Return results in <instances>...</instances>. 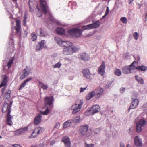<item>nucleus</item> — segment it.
Segmentation results:
<instances>
[{"mask_svg": "<svg viewBox=\"0 0 147 147\" xmlns=\"http://www.w3.org/2000/svg\"><path fill=\"white\" fill-rule=\"evenodd\" d=\"M12 103L13 101L11 100L10 102L9 105L7 103V102H5L3 104L2 110L3 112L5 113L7 112V113L6 117V121L7 124L10 126H12L13 124L11 120L12 117L10 115Z\"/></svg>", "mask_w": 147, "mask_h": 147, "instance_id": "1", "label": "nucleus"}, {"mask_svg": "<svg viewBox=\"0 0 147 147\" xmlns=\"http://www.w3.org/2000/svg\"><path fill=\"white\" fill-rule=\"evenodd\" d=\"M104 90L102 88H98L90 92L86 96L85 98L88 100L95 96L96 98L100 97L103 93Z\"/></svg>", "mask_w": 147, "mask_h": 147, "instance_id": "2", "label": "nucleus"}, {"mask_svg": "<svg viewBox=\"0 0 147 147\" xmlns=\"http://www.w3.org/2000/svg\"><path fill=\"white\" fill-rule=\"evenodd\" d=\"M83 103V101L82 100H77L74 104L71 107V109L73 110L72 114H75L79 111L82 107V106Z\"/></svg>", "mask_w": 147, "mask_h": 147, "instance_id": "3", "label": "nucleus"}, {"mask_svg": "<svg viewBox=\"0 0 147 147\" xmlns=\"http://www.w3.org/2000/svg\"><path fill=\"white\" fill-rule=\"evenodd\" d=\"M135 63L138 64V62L134 61L130 65L126 66L123 67L122 69L123 73L127 74L130 73H133L136 72L135 65H134Z\"/></svg>", "mask_w": 147, "mask_h": 147, "instance_id": "4", "label": "nucleus"}, {"mask_svg": "<svg viewBox=\"0 0 147 147\" xmlns=\"http://www.w3.org/2000/svg\"><path fill=\"white\" fill-rule=\"evenodd\" d=\"M55 40L60 46L64 48L72 46L73 44L69 41H64L58 37H55Z\"/></svg>", "mask_w": 147, "mask_h": 147, "instance_id": "5", "label": "nucleus"}, {"mask_svg": "<svg viewBox=\"0 0 147 147\" xmlns=\"http://www.w3.org/2000/svg\"><path fill=\"white\" fill-rule=\"evenodd\" d=\"M78 48L74 46H70L64 48L63 51V54L65 55H71L78 51Z\"/></svg>", "mask_w": 147, "mask_h": 147, "instance_id": "6", "label": "nucleus"}, {"mask_svg": "<svg viewBox=\"0 0 147 147\" xmlns=\"http://www.w3.org/2000/svg\"><path fill=\"white\" fill-rule=\"evenodd\" d=\"M88 126L87 125H82L78 127V129L80 134L86 137L90 136L91 134L88 131Z\"/></svg>", "mask_w": 147, "mask_h": 147, "instance_id": "7", "label": "nucleus"}, {"mask_svg": "<svg viewBox=\"0 0 147 147\" xmlns=\"http://www.w3.org/2000/svg\"><path fill=\"white\" fill-rule=\"evenodd\" d=\"M40 5L42 12L45 15H46L47 13H49L51 15L49 9V7L46 0H39Z\"/></svg>", "mask_w": 147, "mask_h": 147, "instance_id": "8", "label": "nucleus"}, {"mask_svg": "<svg viewBox=\"0 0 147 147\" xmlns=\"http://www.w3.org/2000/svg\"><path fill=\"white\" fill-rule=\"evenodd\" d=\"M82 30L78 28H74L69 30L68 32V35L73 37H79L82 34Z\"/></svg>", "mask_w": 147, "mask_h": 147, "instance_id": "9", "label": "nucleus"}, {"mask_svg": "<svg viewBox=\"0 0 147 147\" xmlns=\"http://www.w3.org/2000/svg\"><path fill=\"white\" fill-rule=\"evenodd\" d=\"M44 130V128L41 127L35 128L29 138H32L36 137L39 134L42 133Z\"/></svg>", "mask_w": 147, "mask_h": 147, "instance_id": "10", "label": "nucleus"}, {"mask_svg": "<svg viewBox=\"0 0 147 147\" xmlns=\"http://www.w3.org/2000/svg\"><path fill=\"white\" fill-rule=\"evenodd\" d=\"M100 109V107L98 105H94L92 107L91 110L89 109L85 112V115H92L95 113L98 112Z\"/></svg>", "mask_w": 147, "mask_h": 147, "instance_id": "11", "label": "nucleus"}, {"mask_svg": "<svg viewBox=\"0 0 147 147\" xmlns=\"http://www.w3.org/2000/svg\"><path fill=\"white\" fill-rule=\"evenodd\" d=\"M100 25V22L97 21L92 24H89L87 26H82V28L83 30L92 29L98 27Z\"/></svg>", "mask_w": 147, "mask_h": 147, "instance_id": "12", "label": "nucleus"}, {"mask_svg": "<svg viewBox=\"0 0 147 147\" xmlns=\"http://www.w3.org/2000/svg\"><path fill=\"white\" fill-rule=\"evenodd\" d=\"M146 122L144 120L141 119L136 124V130L137 132H140L142 131V128L145 125Z\"/></svg>", "mask_w": 147, "mask_h": 147, "instance_id": "13", "label": "nucleus"}, {"mask_svg": "<svg viewBox=\"0 0 147 147\" xmlns=\"http://www.w3.org/2000/svg\"><path fill=\"white\" fill-rule=\"evenodd\" d=\"M37 34L40 36H47L48 35L47 33L45 30L41 28H38L36 30Z\"/></svg>", "mask_w": 147, "mask_h": 147, "instance_id": "14", "label": "nucleus"}, {"mask_svg": "<svg viewBox=\"0 0 147 147\" xmlns=\"http://www.w3.org/2000/svg\"><path fill=\"white\" fill-rule=\"evenodd\" d=\"M53 98V96L46 97L44 99L45 105H48L49 106L53 107V102L54 100Z\"/></svg>", "mask_w": 147, "mask_h": 147, "instance_id": "15", "label": "nucleus"}, {"mask_svg": "<svg viewBox=\"0 0 147 147\" xmlns=\"http://www.w3.org/2000/svg\"><path fill=\"white\" fill-rule=\"evenodd\" d=\"M62 141L64 143L65 147H71V141L69 137L67 136H64L62 139Z\"/></svg>", "mask_w": 147, "mask_h": 147, "instance_id": "16", "label": "nucleus"}, {"mask_svg": "<svg viewBox=\"0 0 147 147\" xmlns=\"http://www.w3.org/2000/svg\"><path fill=\"white\" fill-rule=\"evenodd\" d=\"M16 26L14 27L16 34L20 35L21 32L20 22L19 20L16 21Z\"/></svg>", "mask_w": 147, "mask_h": 147, "instance_id": "17", "label": "nucleus"}, {"mask_svg": "<svg viewBox=\"0 0 147 147\" xmlns=\"http://www.w3.org/2000/svg\"><path fill=\"white\" fill-rule=\"evenodd\" d=\"M105 63L104 61H102L101 65L98 69V72L101 76H103L105 73Z\"/></svg>", "mask_w": 147, "mask_h": 147, "instance_id": "18", "label": "nucleus"}, {"mask_svg": "<svg viewBox=\"0 0 147 147\" xmlns=\"http://www.w3.org/2000/svg\"><path fill=\"white\" fill-rule=\"evenodd\" d=\"M11 93V91L10 90H6L4 95V99L5 102H8L10 100Z\"/></svg>", "mask_w": 147, "mask_h": 147, "instance_id": "19", "label": "nucleus"}, {"mask_svg": "<svg viewBox=\"0 0 147 147\" xmlns=\"http://www.w3.org/2000/svg\"><path fill=\"white\" fill-rule=\"evenodd\" d=\"M138 104L139 100L137 99H135L133 100L132 101L130 107L128 109L129 112L130 111V109L136 108L138 105Z\"/></svg>", "mask_w": 147, "mask_h": 147, "instance_id": "20", "label": "nucleus"}, {"mask_svg": "<svg viewBox=\"0 0 147 147\" xmlns=\"http://www.w3.org/2000/svg\"><path fill=\"white\" fill-rule=\"evenodd\" d=\"M28 130L27 127H24L20 128V129L15 131L14 134L16 135H19L22 134L23 133Z\"/></svg>", "mask_w": 147, "mask_h": 147, "instance_id": "21", "label": "nucleus"}, {"mask_svg": "<svg viewBox=\"0 0 147 147\" xmlns=\"http://www.w3.org/2000/svg\"><path fill=\"white\" fill-rule=\"evenodd\" d=\"M42 116L40 114H38L35 117L34 123L35 125H37L40 123L41 121Z\"/></svg>", "mask_w": 147, "mask_h": 147, "instance_id": "22", "label": "nucleus"}, {"mask_svg": "<svg viewBox=\"0 0 147 147\" xmlns=\"http://www.w3.org/2000/svg\"><path fill=\"white\" fill-rule=\"evenodd\" d=\"M82 73L84 77L88 79L90 78L91 74L88 69H83Z\"/></svg>", "mask_w": 147, "mask_h": 147, "instance_id": "23", "label": "nucleus"}, {"mask_svg": "<svg viewBox=\"0 0 147 147\" xmlns=\"http://www.w3.org/2000/svg\"><path fill=\"white\" fill-rule=\"evenodd\" d=\"M134 142L136 145L137 146H140L142 144L141 140L137 136L135 138Z\"/></svg>", "mask_w": 147, "mask_h": 147, "instance_id": "24", "label": "nucleus"}, {"mask_svg": "<svg viewBox=\"0 0 147 147\" xmlns=\"http://www.w3.org/2000/svg\"><path fill=\"white\" fill-rule=\"evenodd\" d=\"M3 76L4 77V78L1 84H0V88L3 86L6 87L7 85V77L6 75H4Z\"/></svg>", "mask_w": 147, "mask_h": 147, "instance_id": "25", "label": "nucleus"}, {"mask_svg": "<svg viewBox=\"0 0 147 147\" xmlns=\"http://www.w3.org/2000/svg\"><path fill=\"white\" fill-rule=\"evenodd\" d=\"M32 79V78L31 77H29L26 79L24 82L22 83L20 86V88L19 90H20L24 87L26 85V83L29 81L31 80Z\"/></svg>", "mask_w": 147, "mask_h": 147, "instance_id": "26", "label": "nucleus"}, {"mask_svg": "<svg viewBox=\"0 0 147 147\" xmlns=\"http://www.w3.org/2000/svg\"><path fill=\"white\" fill-rule=\"evenodd\" d=\"M135 70L136 69L139 71H144L147 69V67L144 65H141L138 67H136L135 66Z\"/></svg>", "mask_w": 147, "mask_h": 147, "instance_id": "27", "label": "nucleus"}, {"mask_svg": "<svg viewBox=\"0 0 147 147\" xmlns=\"http://www.w3.org/2000/svg\"><path fill=\"white\" fill-rule=\"evenodd\" d=\"M44 41L43 40H41L40 42H39L38 44L36 46V49L37 50H40L42 49L43 47L44 44Z\"/></svg>", "mask_w": 147, "mask_h": 147, "instance_id": "28", "label": "nucleus"}, {"mask_svg": "<svg viewBox=\"0 0 147 147\" xmlns=\"http://www.w3.org/2000/svg\"><path fill=\"white\" fill-rule=\"evenodd\" d=\"M80 59L83 60L84 61H87L89 59V58L88 55L86 53H82L80 56Z\"/></svg>", "mask_w": 147, "mask_h": 147, "instance_id": "29", "label": "nucleus"}, {"mask_svg": "<svg viewBox=\"0 0 147 147\" xmlns=\"http://www.w3.org/2000/svg\"><path fill=\"white\" fill-rule=\"evenodd\" d=\"M71 121L72 123H78L80 121L81 119L80 116H77L72 119Z\"/></svg>", "mask_w": 147, "mask_h": 147, "instance_id": "30", "label": "nucleus"}, {"mask_svg": "<svg viewBox=\"0 0 147 147\" xmlns=\"http://www.w3.org/2000/svg\"><path fill=\"white\" fill-rule=\"evenodd\" d=\"M56 31L57 34L61 35H63L65 32V30L64 29L62 28H58Z\"/></svg>", "mask_w": 147, "mask_h": 147, "instance_id": "31", "label": "nucleus"}, {"mask_svg": "<svg viewBox=\"0 0 147 147\" xmlns=\"http://www.w3.org/2000/svg\"><path fill=\"white\" fill-rule=\"evenodd\" d=\"M72 122L71 120H68L65 122L63 124V128L65 129L70 126L71 123Z\"/></svg>", "mask_w": 147, "mask_h": 147, "instance_id": "32", "label": "nucleus"}, {"mask_svg": "<svg viewBox=\"0 0 147 147\" xmlns=\"http://www.w3.org/2000/svg\"><path fill=\"white\" fill-rule=\"evenodd\" d=\"M135 78L139 83L141 84H144V81L142 78L139 77L138 76L136 75L135 76Z\"/></svg>", "mask_w": 147, "mask_h": 147, "instance_id": "33", "label": "nucleus"}, {"mask_svg": "<svg viewBox=\"0 0 147 147\" xmlns=\"http://www.w3.org/2000/svg\"><path fill=\"white\" fill-rule=\"evenodd\" d=\"M39 84L40 85V87L43 90H47L48 88V86L40 82H39Z\"/></svg>", "mask_w": 147, "mask_h": 147, "instance_id": "34", "label": "nucleus"}, {"mask_svg": "<svg viewBox=\"0 0 147 147\" xmlns=\"http://www.w3.org/2000/svg\"><path fill=\"white\" fill-rule=\"evenodd\" d=\"M114 74L118 76H120L121 74V70L117 68L115 69L114 71Z\"/></svg>", "mask_w": 147, "mask_h": 147, "instance_id": "35", "label": "nucleus"}, {"mask_svg": "<svg viewBox=\"0 0 147 147\" xmlns=\"http://www.w3.org/2000/svg\"><path fill=\"white\" fill-rule=\"evenodd\" d=\"M49 112V109L48 107H47L45 110L44 111H40V113L41 114L45 115H47Z\"/></svg>", "mask_w": 147, "mask_h": 147, "instance_id": "36", "label": "nucleus"}, {"mask_svg": "<svg viewBox=\"0 0 147 147\" xmlns=\"http://www.w3.org/2000/svg\"><path fill=\"white\" fill-rule=\"evenodd\" d=\"M14 60V58H13L9 60V61L7 64V65L9 69L11 67L12 65L13 64V62Z\"/></svg>", "mask_w": 147, "mask_h": 147, "instance_id": "37", "label": "nucleus"}, {"mask_svg": "<svg viewBox=\"0 0 147 147\" xmlns=\"http://www.w3.org/2000/svg\"><path fill=\"white\" fill-rule=\"evenodd\" d=\"M31 39L33 41H35L37 39V36L34 33H33L31 34Z\"/></svg>", "mask_w": 147, "mask_h": 147, "instance_id": "38", "label": "nucleus"}, {"mask_svg": "<svg viewBox=\"0 0 147 147\" xmlns=\"http://www.w3.org/2000/svg\"><path fill=\"white\" fill-rule=\"evenodd\" d=\"M134 38L136 40H137L139 37V34L137 32H134L133 35Z\"/></svg>", "mask_w": 147, "mask_h": 147, "instance_id": "39", "label": "nucleus"}, {"mask_svg": "<svg viewBox=\"0 0 147 147\" xmlns=\"http://www.w3.org/2000/svg\"><path fill=\"white\" fill-rule=\"evenodd\" d=\"M123 23L127 24V18L125 17H122L120 19Z\"/></svg>", "mask_w": 147, "mask_h": 147, "instance_id": "40", "label": "nucleus"}, {"mask_svg": "<svg viewBox=\"0 0 147 147\" xmlns=\"http://www.w3.org/2000/svg\"><path fill=\"white\" fill-rule=\"evenodd\" d=\"M61 64L60 63V62H59L58 63L55 64L53 66V68H59L61 66Z\"/></svg>", "mask_w": 147, "mask_h": 147, "instance_id": "41", "label": "nucleus"}, {"mask_svg": "<svg viewBox=\"0 0 147 147\" xmlns=\"http://www.w3.org/2000/svg\"><path fill=\"white\" fill-rule=\"evenodd\" d=\"M26 76L28 75L29 72L26 70V69H25L23 71V73Z\"/></svg>", "mask_w": 147, "mask_h": 147, "instance_id": "42", "label": "nucleus"}, {"mask_svg": "<svg viewBox=\"0 0 147 147\" xmlns=\"http://www.w3.org/2000/svg\"><path fill=\"white\" fill-rule=\"evenodd\" d=\"M94 131L96 134H99L100 132V129L99 128H96L94 130Z\"/></svg>", "mask_w": 147, "mask_h": 147, "instance_id": "43", "label": "nucleus"}, {"mask_svg": "<svg viewBox=\"0 0 147 147\" xmlns=\"http://www.w3.org/2000/svg\"><path fill=\"white\" fill-rule=\"evenodd\" d=\"M142 109L144 111L147 110V102L143 105L142 107Z\"/></svg>", "mask_w": 147, "mask_h": 147, "instance_id": "44", "label": "nucleus"}, {"mask_svg": "<svg viewBox=\"0 0 147 147\" xmlns=\"http://www.w3.org/2000/svg\"><path fill=\"white\" fill-rule=\"evenodd\" d=\"M47 144H44L43 143H41L37 146V147H47Z\"/></svg>", "mask_w": 147, "mask_h": 147, "instance_id": "45", "label": "nucleus"}, {"mask_svg": "<svg viewBox=\"0 0 147 147\" xmlns=\"http://www.w3.org/2000/svg\"><path fill=\"white\" fill-rule=\"evenodd\" d=\"M85 146V147H94V145L92 144H89L86 143Z\"/></svg>", "mask_w": 147, "mask_h": 147, "instance_id": "46", "label": "nucleus"}, {"mask_svg": "<svg viewBox=\"0 0 147 147\" xmlns=\"http://www.w3.org/2000/svg\"><path fill=\"white\" fill-rule=\"evenodd\" d=\"M120 147H125L124 144L123 143L121 142L120 143ZM126 147H130V146L129 144H127V145Z\"/></svg>", "mask_w": 147, "mask_h": 147, "instance_id": "47", "label": "nucleus"}, {"mask_svg": "<svg viewBox=\"0 0 147 147\" xmlns=\"http://www.w3.org/2000/svg\"><path fill=\"white\" fill-rule=\"evenodd\" d=\"M120 91L121 93H123L125 91V88L123 87L121 88L120 89Z\"/></svg>", "mask_w": 147, "mask_h": 147, "instance_id": "48", "label": "nucleus"}, {"mask_svg": "<svg viewBox=\"0 0 147 147\" xmlns=\"http://www.w3.org/2000/svg\"><path fill=\"white\" fill-rule=\"evenodd\" d=\"M87 86L85 88H80V92L82 93L86 89Z\"/></svg>", "mask_w": 147, "mask_h": 147, "instance_id": "49", "label": "nucleus"}, {"mask_svg": "<svg viewBox=\"0 0 147 147\" xmlns=\"http://www.w3.org/2000/svg\"><path fill=\"white\" fill-rule=\"evenodd\" d=\"M26 18H25L24 20L23 21V25L24 26H26Z\"/></svg>", "mask_w": 147, "mask_h": 147, "instance_id": "50", "label": "nucleus"}, {"mask_svg": "<svg viewBox=\"0 0 147 147\" xmlns=\"http://www.w3.org/2000/svg\"><path fill=\"white\" fill-rule=\"evenodd\" d=\"M109 7H107V9L105 13V16H106L109 13Z\"/></svg>", "mask_w": 147, "mask_h": 147, "instance_id": "51", "label": "nucleus"}, {"mask_svg": "<svg viewBox=\"0 0 147 147\" xmlns=\"http://www.w3.org/2000/svg\"><path fill=\"white\" fill-rule=\"evenodd\" d=\"M26 77V76L23 74L21 75L20 78L21 80H22L24 79Z\"/></svg>", "mask_w": 147, "mask_h": 147, "instance_id": "52", "label": "nucleus"}, {"mask_svg": "<svg viewBox=\"0 0 147 147\" xmlns=\"http://www.w3.org/2000/svg\"><path fill=\"white\" fill-rule=\"evenodd\" d=\"M37 15L38 17H41L42 16V13L40 11H38V12L37 14Z\"/></svg>", "mask_w": 147, "mask_h": 147, "instance_id": "53", "label": "nucleus"}, {"mask_svg": "<svg viewBox=\"0 0 147 147\" xmlns=\"http://www.w3.org/2000/svg\"><path fill=\"white\" fill-rule=\"evenodd\" d=\"M13 146L14 147H22L19 144H13Z\"/></svg>", "mask_w": 147, "mask_h": 147, "instance_id": "54", "label": "nucleus"}, {"mask_svg": "<svg viewBox=\"0 0 147 147\" xmlns=\"http://www.w3.org/2000/svg\"><path fill=\"white\" fill-rule=\"evenodd\" d=\"M147 18V12H146L145 13V20H144V21L145 22L146 21Z\"/></svg>", "mask_w": 147, "mask_h": 147, "instance_id": "55", "label": "nucleus"}, {"mask_svg": "<svg viewBox=\"0 0 147 147\" xmlns=\"http://www.w3.org/2000/svg\"><path fill=\"white\" fill-rule=\"evenodd\" d=\"M135 96V98L136 97V94L134 93L133 94L132 96V99H133V98H134V96Z\"/></svg>", "mask_w": 147, "mask_h": 147, "instance_id": "56", "label": "nucleus"}, {"mask_svg": "<svg viewBox=\"0 0 147 147\" xmlns=\"http://www.w3.org/2000/svg\"><path fill=\"white\" fill-rule=\"evenodd\" d=\"M136 60L138 61H139L140 60V57L139 56H137L136 57Z\"/></svg>", "mask_w": 147, "mask_h": 147, "instance_id": "57", "label": "nucleus"}, {"mask_svg": "<svg viewBox=\"0 0 147 147\" xmlns=\"http://www.w3.org/2000/svg\"><path fill=\"white\" fill-rule=\"evenodd\" d=\"M5 87H4V88H2V90H2V92L3 93V92H4L5 91Z\"/></svg>", "mask_w": 147, "mask_h": 147, "instance_id": "58", "label": "nucleus"}, {"mask_svg": "<svg viewBox=\"0 0 147 147\" xmlns=\"http://www.w3.org/2000/svg\"><path fill=\"white\" fill-rule=\"evenodd\" d=\"M24 33L25 34V36H26L27 35V32L26 31H24Z\"/></svg>", "mask_w": 147, "mask_h": 147, "instance_id": "59", "label": "nucleus"}, {"mask_svg": "<svg viewBox=\"0 0 147 147\" xmlns=\"http://www.w3.org/2000/svg\"><path fill=\"white\" fill-rule=\"evenodd\" d=\"M134 0H129V3L131 4V2L133 1Z\"/></svg>", "mask_w": 147, "mask_h": 147, "instance_id": "60", "label": "nucleus"}, {"mask_svg": "<svg viewBox=\"0 0 147 147\" xmlns=\"http://www.w3.org/2000/svg\"><path fill=\"white\" fill-rule=\"evenodd\" d=\"M36 8L38 9V11H40L39 9V8L38 7V6L36 7Z\"/></svg>", "mask_w": 147, "mask_h": 147, "instance_id": "61", "label": "nucleus"}, {"mask_svg": "<svg viewBox=\"0 0 147 147\" xmlns=\"http://www.w3.org/2000/svg\"><path fill=\"white\" fill-rule=\"evenodd\" d=\"M53 144H54L53 143H52V142H51L50 143V145H52Z\"/></svg>", "mask_w": 147, "mask_h": 147, "instance_id": "62", "label": "nucleus"}, {"mask_svg": "<svg viewBox=\"0 0 147 147\" xmlns=\"http://www.w3.org/2000/svg\"><path fill=\"white\" fill-rule=\"evenodd\" d=\"M0 147H4V146L3 145H1L0 146Z\"/></svg>", "mask_w": 147, "mask_h": 147, "instance_id": "63", "label": "nucleus"}, {"mask_svg": "<svg viewBox=\"0 0 147 147\" xmlns=\"http://www.w3.org/2000/svg\"><path fill=\"white\" fill-rule=\"evenodd\" d=\"M17 0H13V2L16 1Z\"/></svg>", "mask_w": 147, "mask_h": 147, "instance_id": "64", "label": "nucleus"}]
</instances>
